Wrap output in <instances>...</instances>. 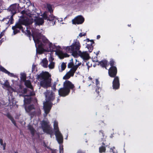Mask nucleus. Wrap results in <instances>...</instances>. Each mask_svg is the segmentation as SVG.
Masks as SVG:
<instances>
[{
    "mask_svg": "<svg viewBox=\"0 0 153 153\" xmlns=\"http://www.w3.org/2000/svg\"><path fill=\"white\" fill-rule=\"evenodd\" d=\"M37 79H40V85L45 88L51 87V75L48 72H42L39 74L37 75Z\"/></svg>",
    "mask_w": 153,
    "mask_h": 153,
    "instance_id": "obj_1",
    "label": "nucleus"
},
{
    "mask_svg": "<svg viewBox=\"0 0 153 153\" xmlns=\"http://www.w3.org/2000/svg\"><path fill=\"white\" fill-rule=\"evenodd\" d=\"M45 95L47 100L44 103V108L45 113L47 114L50 112L52 106V103L50 102L53 101L54 99L55 95L53 91L47 90Z\"/></svg>",
    "mask_w": 153,
    "mask_h": 153,
    "instance_id": "obj_2",
    "label": "nucleus"
},
{
    "mask_svg": "<svg viewBox=\"0 0 153 153\" xmlns=\"http://www.w3.org/2000/svg\"><path fill=\"white\" fill-rule=\"evenodd\" d=\"M47 7L48 11L50 13V14L49 15L44 12L43 14V17L44 19L47 20L48 21H49L48 23L53 25L55 24L56 18L55 16L53 15V10L52 5L50 4H47Z\"/></svg>",
    "mask_w": 153,
    "mask_h": 153,
    "instance_id": "obj_3",
    "label": "nucleus"
},
{
    "mask_svg": "<svg viewBox=\"0 0 153 153\" xmlns=\"http://www.w3.org/2000/svg\"><path fill=\"white\" fill-rule=\"evenodd\" d=\"M81 47L79 42L76 41L74 42L71 46H67L66 48V50L68 53H72V55L75 57H76L79 56L78 52Z\"/></svg>",
    "mask_w": 153,
    "mask_h": 153,
    "instance_id": "obj_4",
    "label": "nucleus"
},
{
    "mask_svg": "<svg viewBox=\"0 0 153 153\" xmlns=\"http://www.w3.org/2000/svg\"><path fill=\"white\" fill-rule=\"evenodd\" d=\"M12 29L13 30V33L14 35L20 33V30H21L22 33L25 32V28H23L22 25L19 22H17L15 25L12 27Z\"/></svg>",
    "mask_w": 153,
    "mask_h": 153,
    "instance_id": "obj_5",
    "label": "nucleus"
},
{
    "mask_svg": "<svg viewBox=\"0 0 153 153\" xmlns=\"http://www.w3.org/2000/svg\"><path fill=\"white\" fill-rule=\"evenodd\" d=\"M63 86L70 92V90H72V92L75 93L76 90L75 87L71 81L66 80L63 83Z\"/></svg>",
    "mask_w": 153,
    "mask_h": 153,
    "instance_id": "obj_6",
    "label": "nucleus"
},
{
    "mask_svg": "<svg viewBox=\"0 0 153 153\" xmlns=\"http://www.w3.org/2000/svg\"><path fill=\"white\" fill-rule=\"evenodd\" d=\"M18 22L22 25H25L26 26H28L31 24L33 22L28 18L25 17L24 16L20 17V18L19 19Z\"/></svg>",
    "mask_w": 153,
    "mask_h": 153,
    "instance_id": "obj_7",
    "label": "nucleus"
},
{
    "mask_svg": "<svg viewBox=\"0 0 153 153\" xmlns=\"http://www.w3.org/2000/svg\"><path fill=\"white\" fill-rule=\"evenodd\" d=\"M84 21V18L82 15H79L72 19V22L73 24L80 25L82 24Z\"/></svg>",
    "mask_w": 153,
    "mask_h": 153,
    "instance_id": "obj_8",
    "label": "nucleus"
},
{
    "mask_svg": "<svg viewBox=\"0 0 153 153\" xmlns=\"http://www.w3.org/2000/svg\"><path fill=\"white\" fill-rule=\"evenodd\" d=\"M117 68L116 67H111L108 70V75L111 77H115L117 76Z\"/></svg>",
    "mask_w": 153,
    "mask_h": 153,
    "instance_id": "obj_9",
    "label": "nucleus"
},
{
    "mask_svg": "<svg viewBox=\"0 0 153 153\" xmlns=\"http://www.w3.org/2000/svg\"><path fill=\"white\" fill-rule=\"evenodd\" d=\"M112 82V87L114 89L117 90L119 88L120 86V80L118 76L114 77Z\"/></svg>",
    "mask_w": 153,
    "mask_h": 153,
    "instance_id": "obj_10",
    "label": "nucleus"
},
{
    "mask_svg": "<svg viewBox=\"0 0 153 153\" xmlns=\"http://www.w3.org/2000/svg\"><path fill=\"white\" fill-rule=\"evenodd\" d=\"M63 86L58 90L59 95L61 97H65L68 95L70 92Z\"/></svg>",
    "mask_w": 153,
    "mask_h": 153,
    "instance_id": "obj_11",
    "label": "nucleus"
},
{
    "mask_svg": "<svg viewBox=\"0 0 153 153\" xmlns=\"http://www.w3.org/2000/svg\"><path fill=\"white\" fill-rule=\"evenodd\" d=\"M78 54L79 56L84 60H87L90 58L89 54L86 51L82 52L81 51H79Z\"/></svg>",
    "mask_w": 153,
    "mask_h": 153,
    "instance_id": "obj_12",
    "label": "nucleus"
},
{
    "mask_svg": "<svg viewBox=\"0 0 153 153\" xmlns=\"http://www.w3.org/2000/svg\"><path fill=\"white\" fill-rule=\"evenodd\" d=\"M110 144V143H109L108 144L107 143L105 142V141H103L102 143V146L99 148V152L100 153H105L106 151V147L109 148Z\"/></svg>",
    "mask_w": 153,
    "mask_h": 153,
    "instance_id": "obj_13",
    "label": "nucleus"
},
{
    "mask_svg": "<svg viewBox=\"0 0 153 153\" xmlns=\"http://www.w3.org/2000/svg\"><path fill=\"white\" fill-rule=\"evenodd\" d=\"M56 138L58 143L60 144L63 143V137L60 132L55 133Z\"/></svg>",
    "mask_w": 153,
    "mask_h": 153,
    "instance_id": "obj_14",
    "label": "nucleus"
},
{
    "mask_svg": "<svg viewBox=\"0 0 153 153\" xmlns=\"http://www.w3.org/2000/svg\"><path fill=\"white\" fill-rule=\"evenodd\" d=\"M98 62V65H100V66L103 68H105L107 69L106 68L108 66V62L105 59H103L100 61H96Z\"/></svg>",
    "mask_w": 153,
    "mask_h": 153,
    "instance_id": "obj_15",
    "label": "nucleus"
},
{
    "mask_svg": "<svg viewBox=\"0 0 153 153\" xmlns=\"http://www.w3.org/2000/svg\"><path fill=\"white\" fill-rule=\"evenodd\" d=\"M12 15H14L16 13V4L11 5L9 8Z\"/></svg>",
    "mask_w": 153,
    "mask_h": 153,
    "instance_id": "obj_16",
    "label": "nucleus"
},
{
    "mask_svg": "<svg viewBox=\"0 0 153 153\" xmlns=\"http://www.w3.org/2000/svg\"><path fill=\"white\" fill-rule=\"evenodd\" d=\"M34 21L35 22L36 25H42L44 22V19L42 18L36 17L34 19Z\"/></svg>",
    "mask_w": 153,
    "mask_h": 153,
    "instance_id": "obj_17",
    "label": "nucleus"
},
{
    "mask_svg": "<svg viewBox=\"0 0 153 153\" xmlns=\"http://www.w3.org/2000/svg\"><path fill=\"white\" fill-rule=\"evenodd\" d=\"M4 115L6 116L14 124V125L16 127H18V126L16 125V121L14 120L13 117L11 114L7 112V114H4Z\"/></svg>",
    "mask_w": 153,
    "mask_h": 153,
    "instance_id": "obj_18",
    "label": "nucleus"
},
{
    "mask_svg": "<svg viewBox=\"0 0 153 153\" xmlns=\"http://www.w3.org/2000/svg\"><path fill=\"white\" fill-rule=\"evenodd\" d=\"M43 131L47 134H49L51 135H51L53 133V131L52 128H50L49 126L48 127L43 128L42 129Z\"/></svg>",
    "mask_w": 153,
    "mask_h": 153,
    "instance_id": "obj_19",
    "label": "nucleus"
},
{
    "mask_svg": "<svg viewBox=\"0 0 153 153\" xmlns=\"http://www.w3.org/2000/svg\"><path fill=\"white\" fill-rule=\"evenodd\" d=\"M48 48H50V51H56L57 50L56 46L55 45H53L51 43H49Z\"/></svg>",
    "mask_w": 153,
    "mask_h": 153,
    "instance_id": "obj_20",
    "label": "nucleus"
},
{
    "mask_svg": "<svg viewBox=\"0 0 153 153\" xmlns=\"http://www.w3.org/2000/svg\"><path fill=\"white\" fill-rule=\"evenodd\" d=\"M56 53H57L58 54L60 55L62 57H60L61 59H63L64 57H68L69 56V55L67 53H63L60 51H57Z\"/></svg>",
    "mask_w": 153,
    "mask_h": 153,
    "instance_id": "obj_21",
    "label": "nucleus"
},
{
    "mask_svg": "<svg viewBox=\"0 0 153 153\" xmlns=\"http://www.w3.org/2000/svg\"><path fill=\"white\" fill-rule=\"evenodd\" d=\"M28 129L30 131V133L33 136H34L35 132V130L31 125H29L28 126Z\"/></svg>",
    "mask_w": 153,
    "mask_h": 153,
    "instance_id": "obj_22",
    "label": "nucleus"
},
{
    "mask_svg": "<svg viewBox=\"0 0 153 153\" xmlns=\"http://www.w3.org/2000/svg\"><path fill=\"white\" fill-rule=\"evenodd\" d=\"M54 129L55 130V133L60 132L58 126V123L57 122L54 121L53 125Z\"/></svg>",
    "mask_w": 153,
    "mask_h": 153,
    "instance_id": "obj_23",
    "label": "nucleus"
},
{
    "mask_svg": "<svg viewBox=\"0 0 153 153\" xmlns=\"http://www.w3.org/2000/svg\"><path fill=\"white\" fill-rule=\"evenodd\" d=\"M100 84V82L98 79H96V84L97 86V88L96 89V91L98 95H99L100 92L101 91V88L98 87V85Z\"/></svg>",
    "mask_w": 153,
    "mask_h": 153,
    "instance_id": "obj_24",
    "label": "nucleus"
},
{
    "mask_svg": "<svg viewBox=\"0 0 153 153\" xmlns=\"http://www.w3.org/2000/svg\"><path fill=\"white\" fill-rule=\"evenodd\" d=\"M99 136L101 137V140L103 141H105V140L104 138L105 134L104 131L103 130H100L99 131Z\"/></svg>",
    "mask_w": 153,
    "mask_h": 153,
    "instance_id": "obj_25",
    "label": "nucleus"
},
{
    "mask_svg": "<svg viewBox=\"0 0 153 153\" xmlns=\"http://www.w3.org/2000/svg\"><path fill=\"white\" fill-rule=\"evenodd\" d=\"M25 85L27 87L31 89L32 88L31 83L30 80H26L24 81Z\"/></svg>",
    "mask_w": 153,
    "mask_h": 153,
    "instance_id": "obj_26",
    "label": "nucleus"
},
{
    "mask_svg": "<svg viewBox=\"0 0 153 153\" xmlns=\"http://www.w3.org/2000/svg\"><path fill=\"white\" fill-rule=\"evenodd\" d=\"M42 66L44 68H47L48 65V61L46 58L44 59L42 61Z\"/></svg>",
    "mask_w": 153,
    "mask_h": 153,
    "instance_id": "obj_27",
    "label": "nucleus"
},
{
    "mask_svg": "<svg viewBox=\"0 0 153 153\" xmlns=\"http://www.w3.org/2000/svg\"><path fill=\"white\" fill-rule=\"evenodd\" d=\"M34 109V106L33 105H29L27 108H25L26 111L28 113H29L33 109Z\"/></svg>",
    "mask_w": 153,
    "mask_h": 153,
    "instance_id": "obj_28",
    "label": "nucleus"
},
{
    "mask_svg": "<svg viewBox=\"0 0 153 153\" xmlns=\"http://www.w3.org/2000/svg\"><path fill=\"white\" fill-rule=\"evenodd\" d=\"M32 101V98L30 97L28 98H26L25 97L24 100V102L26 104H30L31 102Z\"/></svg>",
    "mask_w": 153,
    "mask_h": 153,
    "instance_id": "obj_29",
    "label": "nucleus"
},
{
    "mask_svg": "<svg viewBox=\"0 0 153 153\" xmlns=\"http://www.w3.org/2000/svg\"><path fill=\"white\" fill-rule=\"evenodd\" d=\"M21 76L20 77V79L21 80L23 81L24 82L26 80V75L25 73H22L21 74Z\"/></svg>",
    "mask_w": 153,
    "mask_h": 153,
    "instance_id": "obj_30",
    "label": "nucleus"
},
{
    "mask_svg": "<svg viewBox=\"0 0 153 153\" xmlns=\"http://www.w3.org/2000/svg\"><path fill=\"white\" fill-rule=\"evenodd\" d=\"M42 129L49 126L48 125L47 122L44 120L42 121Z\"/></svg>",
    "mask_w": 153,
    "mask_h": 153,
    "instance_id": "obj_31",
    "label": "nucleus"
},
{
    "mask_svg": "<svg viewBox=\"0 0 153 153\" xmlns=\"http://www.w3.org/2000/svg\"><path fill=\"white\" fill-rule=\"evenodd\" d=\"M32 37L36 45L37 44H39L41 42L38 38H35L34 35H32Z\"/></svg>",
    "mask_w": 153,
    "mask_h": 153,
    "instance_id": "obj_32",
    "label": "nucleus"
},
{
    "mask_svg": "<svg viewBox=\"0 0 153 153\" xmlns=\"http://www.w3.org/2000/svg\"><path fill=\"white\" fill-rule=\"evenodd\" d=\"M86 47L89 50V51L90 52H91L93 49V47L92 44H88L86 46Z\"/></svg>",
    "mask_w": 153,
    "mask_h": 153,
    "instance_id": "obj_33",
    "label": "nucleus"
},
{
    "mask_svg": "<svg viewBox=\"0 0 153 153\" xmlns=\"http://www.w3.org/2000/svg\"><path fill=\"white\" fill-rule=\"evenodd\" d=\"M25 32L23 33H25V34L27 36L30 37L31 36H32L31 34V33L29 30H28V28L27 27V30H25Z\"/></svg>",
    "mask_w": 153,
    "mask_h": 153,
    "instance_id": "obj_34",
    "label": "nucleus"
},
{
    "mask_svg": "<svg viewBox=\"0 0 153 153\" xmlns=\"http://www.w3.org/2000/svg\"><path fill=\"white\" fill-rule=\"evenodd\" d=\"M42 42L45 45H48V46L49 45V43H51L47 39L45 38H44L42 39Z\"/></svg>",
    "mask_w": 153,
    "mask_h": 153,
    "instance_id": "obj_35",
    "label": "nucleus"
},
{
    "mask_svg": "<svg viewBox=\"0 0 153 153\" xmlns=\"http://www.w3.org/2000/svg\"><path fill=\"white\" fill-rule=\"evenodd\" d=\"M0 144L1 146H3V150H5V147L6 146V143H3V140L2 139H0Z\"/></svg>",
    "mask_w": 153,
    "mask_h": 153,
    "instance_id": "obj_36",
    "label": "nucleus"
},
{
    "mask_svg": "<svg viewBox=\"0 0 153 153\" xmlns=\"http://www.w3.org/2000/svg\"><path fill=\"white\" fill-rule=\"evenodd\" d=\"M44 51L45 50L43 48H37L36 49L37 53L39 54H41L43 53Z\"/></svg>",
    "mask_w": 153,
    "mask_h": 153,
    "instance_id": "obj_37",
    "label": "nucleus"
},
{
    "mask_svg": "<svg viewBox=\"0 0 153 153\" xmlns=\"http://www.w3.org/2000/svg\"><path fill=\"white\" fill-rule=\"evenodd\" d=\"M66 67V64L64 62L62 63L61 65V72L62 71H63L65 70Z\"/></svg>",
    "mask_w": 153,
    "mask_h": 153,
    "instance_id": "obj_38",
    "label": "nucleus"
},
{
    "mask_svg": "<svg viewBox=\"0 0 153 153\" xmlns=\"http://www.w3.org/2000/svg\"><path fill=\"white\" fill-rule=\"evenodd\" d=\"M0 70L1 71L6 74H7V72H8V71L7 70L1 66H0Z\"/></svg>",
    "mask_w": 153,
    "mask_h": 153,
    "instance_id": "obj_39",
    "label": "nucleus"
},
{
    "mask_svg": "<svg viewBox=\"0 0 153 153\" xmlns=\"http://www.w3.org/2000/svg\"><path fill=\"white\" fill-rule=\"evenodd\" d=\"M109 64L111 67H116L115 65V62L113 59H111L109 62Z\"/></svg>",
    "mask_w": 153,
    "mask_h": 153,
    "instance_id": "obj_40",
    "label": "nucleus"
},
{
    "mask_svg": "<svg viewBox=\"0 0 153 153\" xmlns=\"http://www.w3.org/2000/svg\"><path fill=\"white\" fill-rule=\"evenodd\" d=\"M115 148L114 147H113L112 148H110L109 152H113V153H117L116 151L115 150Z\"/></svg>",
    "mask_w": 153,
    "mask_h": 153,
    "instance_id": "obj_41",
    "label": "nucleus"
},
{
    "mask_svg": "<svg viewBox=\"0 0 153 153\" xmlns=\"http://www.w3.org/2000/svg\"><path fill=\"white\" fill-rule=\"evenodd\" d=\"M3 85L4 86L6 87L7 88H10V87L9 83L7 81H6L3 84Z\"/></svg>",
    "mask_w": 153,
    "mask_h": 153,
    "instance_id": "obj_42",
    "label": "nucleus"
},
{
    "mask_svg": "<svg viewBox=\"0 0 153 153\" xmlns=\"http://www.w3.org/2000/svg\"><path fill=\"white\" fill-rule=\"evenodd\" d=\"M27 89L26 88H24L23 89H22V90L19 91V92L23 94H25L27 93Z\"/></svg>",
    "mask_w": 153,
    "mask_h": 153,
    "instance_id": "obj_43",
    "label": "nucleus"
},
{
    "mask_svg": "<svg viewBox=\"0 0 153 153\" xmlns=\"http://www.w3.org/2000/svg\"><path fill=\"white\" fill-rule=\"evenodd\" d=\"M75 72L73 71V70H71V69H70L69 71L67 73L69 75H70L71 76H73L74 75V74L75 73Z\"/></svg>",
    "mask_w": 153,
    "mask_h": 153,
    "instance_id": "obj_44",
    "label": "nucleus"
},
{
    "mask_svg": "<svg viewBox=\"0 0 153 153\" xmlns=\"http://www.w3.org/2000/svg\"><path fill=\"white\" fill-rule=\"evenodd\" d=\"M70 75H69L68 73L63 77V79H68L70 78Z\"/></svg>",
    "mask_w": 153,
    "mask_h": 153,
    "instance_id": "obj_45",
    "label": "nucleus"
},
{
    "mask_svg": "<svg viewBox=\"0 0 153 153\" xmlns=\"http://www.w3.org/2000/svg\"><path fill=\"white\" fill-rule=\"evenodd\" d=\"M59 153H63V146L62 145H60L59 146Z\"/></svg>",
    "mask_w": 153,
    "mask_h": 153,
    "instance_id": "obj_46",
    "label": "nucleus"
},
{
    "mask_svg": "<svg viewBox=\"0 0 153 153\" xmlns=\"http://www.w3.org/2000/svg\"><path fill=\"white\" fill-rule=\"evenodd\" d=\"M35 95V93L31 91L30 93V94L28 95H23V96L25 97H30L31 96H33Z\"/></svg>",
    "mask_w": 153,
    "mask_h": 153,
    "instance_id": "obj_47",
    "label": "nucleus"
},
{
    "mask_svg": "<svg viewBox=\"0 0 153 153\" xmlns=\"http://www.w3.org/2000/svg\"><path fill=\"white\" fill-rule=\"evenodd\" d=\"M36 111L31 112L30 114V115L31 117H33L34 116H36Z\"/></svg>",
    "mask_w": 153,
    "mask_h": 153,
    "instance_id": "obj_48",
    "label": "nucleus"
},
{
    "mask_svg": "<svg viewBox=\"0 0 153 153\" xmlns=\"http://www.w3.org/2000/svg\"><path fill=\"white\" fill-rule=\"evenodd\" d=\"M38 46V48H43V46L44 45L42 42H41L39 44Z\"/></svg>",
    "mask_w": 153,
    "mask_h": 153,
    "instance_id": "obj_49",
    "label": "nucleus"
},
{
    "mask_svg": "<svg viewBox=\"0 0 153 153\" xmlns=\"http://www.w3.org/2000/svg\"><path fill=\"white\" fill-rule=\"evenodd\" d=\"M14 15H11L10 17V19H9V22H10V24H12L13 22V16Z\"/></svg>",
    "mask_w": 153,
    "mask_h": 153,
    "instance_id": "obj_50",
    "label": "nucleus"
},
{
    "mask_svg": "<svg viewBox=\"0 0 153 153\" xmlns=\"http://www.w3.org/2000/svg\"><path fill=\"white\" fill-rule=\"evenodd\" d=\"M74 63H71L70 62L68 63V68H72V67L74 66Z\"/></svg>",
    "mask_w": 153,
    "mask_h": 153,
    "instance_id": "obj_51",
    "label": "nucleus"
},
{
    "mask_svg": "<svg viewBox=\"0 0 153 153\" xmlns=\"http://www.w3.org/2000/svg\"><path fill=\"white\" fill-rule=\"evenodd\" d=\"M78 68L76 65H74L71 68V70H73L74 72H75L77 69Z\"/></svg>",
    "mask_w": 153,
    "mask_h": 153,
    "instance_id": "obj_52",
    "label": "nucleus"
},
{
    "mask_svg": "<svg viewBox=\"0 0 153 153\" xmlns=\"http://www.w3.org/2000/svg\"><path fill=\"white\" fill-rule=\"evenodd\" d=\"M54 67V63L51 62V64L49 65V67L51 69L53 68Z\"/></svg>",
    "mask_w": 153,
    "mask_h": 153,
    "instance_id": "obj_53",
    "label": "nucleus"
},
{
    "mask_svg": "<svg viewBox=\"0 0 153 153\" xmlns=\"http://www.w3.org/2000/svg\"><path fill=\"white\" fill-rule=\"evenodd\" d=\"M36 115L38 116H39L41 114V110L39 109V110H38L37 111H36Z\"/></svg>",
    "mask_w": 153,
    "mask_h": 153,
    "instance_id": "obj_54",
    "label": "nucleus"
},
{
    "mask_svg": "<svg viewBox=\"0 0 153 153\" xmlns=\"http://www.w3.org/2000/svg\"><path fill=\"white\" fill-rule=\"evenodd\" d=\"M52 88L53 89V91L54 92H55L56 90V85L54 84L53 85Z\"/></svg>",
    "mask_w": 153,
    "mask_h": 153,
    "instance_id": "obj_55",
    "label": "nucleus"
},
{
    "mask_svg": "<svg viewBox=\"0 0 153 153\" xmlns=\"http://www.w3.org/2000/svg\"><path fill=\"white\" fill-rule=\"evenodd\" d=\"M86 35V33H84V34H82V33H80L79 36L80 37H82L83 36H85Z\"/></svg>",
    "mask_w": 153,
    "mask_h": 153,
    "instance_id": "obj_56",
    "label": "nucleus"
},
{
    "mask_svg": "<svg viewBox=\"0 0 153 153\" xmlns=\"http://www.w3.org/2000/svg\"><path fill=\"white\" fill-rule=\"evenodd\" d=\"M8 75L10 76L13 77L14 76V74L12 73H10L9 71H8V72H7V74Z\"/></svg>",
    "mask_w": 153,
    "mask_h": 153,
    "instance_id": "obj_57",
    "label": "nucleus"
},
{
    "mask_svg": "<svg viewBox=\"0 0 153 153\" xmlns=\"http://www.w3.org/2000/svg\"><path fill=\"white\" fill-rule=\"evenodd\" d=\"M86 65L88 66V68L91 66V64H90L89 62H86Z\"/></svg>",
    "mask_w": 153,
    "mask_h": 153,
    "instance_id": "obj_58",
    "label": "nucleus"
},
{
    "mask_svg": "<svg viewBox=\"0 0 153 153\" xmlns=\"http://www.w3.org/2000/svg\"><path fill=\"white\" fill-rule=\"evenodd\" d=\"M76 153H85L81 149L79 150Z\"/></svg>",
    "mask_w": 153,
    "mask_h": 153,
    "instance_id": "obj_59",
    "label": "nucleus"
},
{
    "mask_svg": "<svg viewBox=\"0 0 153 153\" xmlns=\"http://www.w3.org/2000/svg\"><path fill=\"white\" fill-rule=\"evenodd\" d=\"M54 60V58L52 57H50L49 58V61L50 62H52V61Z\"/></svg>",
    "mask_w": 153,
    "mask_h": 153,
    "instance_id": "obj_60",
    "label": "nucleus"
},
{
    "mask_svg": "<svg viewBox=\"0 0 153 153\" xmlns=\"http://www.w3.org/2000/svg\"><path fill=\"white\" fill-rule=\"evenodd\" d=\"M19 89L18 90V91H19V90L20 91L22 90V88H23V86H22L21 85H19Z\"/></svg>",
    "mask_w": 153,
    "mask_h": 153,
    "instance_id": "obj_61",
    "label": "nucleus"
},
{
    "mask_svg": "<svg viewBox=\"0 0 153 153\" xmlns=\"http://www.w3.org/2000/svg\"><path fill=\"white\" fill-rule=\"evenodd\" d=\"M5 40V39L4 38H2L0 40V45H1L2 42H3L4 40Z\"/></svg>",
    "mask_w": 153,
    "mask_h": 153,
    "instance_id": "obj_62",
    "label": "nucleus"
},
{
    "mask_svg": "<svg viewBox=\"0 0 153 153\" xmlns=\"http://www.w3.org/2000/svg\"><path fill=\"white\" fill-rule=\"evenodd\" d=\"M4 33L3 32H1L0 34V39L4 36Z\"/></svg>",
    "mask_w": 153,
    "mask_h": 153,
    "instance_id": "obj_63",
    "label": "nucleus"
},
{
    "mask_svg": "<svg viewBox=\"0 0 153 153\" xmlns=\"http://www.w3.org/2000/svg\"><path fill=\"white\" fill-rule=\"evenodd\" d=\"M26 13V11L25 10H24L22 11L21 12V13L22 14H25Z\"/></svg>",
    "mask_w": 153,
    "mask_h": 153,
    "instance_id": "obj_64",
    "label": "nucleus"
}]
</instances>
